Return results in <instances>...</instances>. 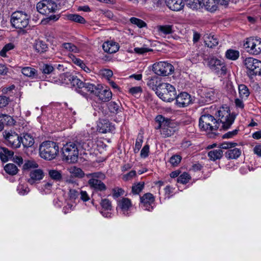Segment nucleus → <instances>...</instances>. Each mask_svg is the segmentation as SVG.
Listing matches in <instances>:
<instances>
[{
    "label": "nucleus",
    "instance_id": "nucleus-48",
    "mask_svg": "<svg viewBox=\"0 0 261 261\" xmlns=\"http://www.w3.org/2000/svg\"><path fill=\"white\" fill-rule=\"evenodd\" d=\"M144 187V182H139L132 186V192L133 194H138L143 190Z\"/></svg>",
    "mask_w": 261,
    "mask_h": 261
},
{
    "label": "nucleus",
    "instance_id": "nucleus-19",
    "mask_svg": "<svg viewBox=\"0 0 261 261\" xmlns=\"http://www.w3.org/2000/svg\"><path fill=\"white\" fill-rule=\"evenodd\" d=\"M44 176V172L42 170H33L30 173V178L28 179V182L31 185L35 184L42 179Z\"/></svg>",
    "mask_w": 261,
    "mask_h": 261
},
{
    "label": "nucleus",
    "instance_id": "nucleus-26",
    "mask_svg": "<svg viewBox=\"0 0 261 261\" xmlns=\"http://www.w3.org/2000/svg\"><path fill=\"white\" fill-rule=\"evenodd\" d=\"M205 45L213 48L218 44V38L212 34H206L203 37Z\"/></svg>",
    "mask_w": 261,
    "mask_h": 261
},
{
    "label": "nucleus",
    "instance_id": "nucleus-34",
    "mask_svg": "<svg viewBox=\"0 0 261 261\" xmlns=\"http://www.w3.org/2000/svg\"><path fill=\"white\" fill-rule=\"evenodd\" d=\"M68 171L71 174V176L74 177L82 178L85 175L84 172L81 168L75 166L69 168Z\"/></svg>",
    "mask_w": 261,
    "mask_h": 261
},
{
    "label": "nucleus",
    "instance_id": "nucleus-44",
    "mask_svg": "<svg viewBox=\"0 0 261 261\" xmlns=\"http://www.w3.org/2000/svg\"><path fill=\"white\" fill-rule=\"evenodd\" d=\"M53 185V182L51 180L44 181L40 190L43 191L45 193H49L51 190Z\"/></svg>",
    "mask_w": 261,
    "mask_h": 261
},
{
    "label": "nucleus",
    "instance_id": "nucleus-29",
    "mask_svg": "<svg viewBox=\"0 0 261 261\" xmlns=\"http://www.w3.org/2000/svg\"><path fill=\"white\" fill-rule=\"evenodd\" d=\"M99 132L101 133H107L113 129V126L111 125L109 121L102 120L98 124Z\"/></svg>",
    "mask_w": 261,
    "mask_h": 261
},
{
    "label": "nucleus",
    "instance_id": "nucleus-17",
    "mask_svg": "<svg viewBox=\"0 0 261 261\" xmlns=\"http://www.w3.org/2000/svg\"><path fill=\"white\" fill-rule=\"evenodd\" d=\"M176 104L179 108L188 106L191 102V96L186 92H181L176 95Z\"/></svg>",
    "mask_w": 261,
    "mask_h": 261
},
{
    "label": "nucleus",
    "instance_id": "nucleus-39",
    "mask_svg": "<svg viewBox=\"0 0 261 261\" xmlns=\"http://www.w3.org/2000/svg\"><path fill=\"white\" fill-rule=\"evenodd\" d=\"M4 169L8 174L11 175L16 174L18 171V169L16 165L11 163L7 164L5 166Z\"/></svg>",
    "mask_w": 261,
    "mask_h": 261
},
{
    "label": "nucleus",
    "instance_id": "nucleus-2",
    "mask_svg": "<svg viewBox=\"0 0 261 261\" xmlns=\"http://www.w3.org/2000/svg\"><path fill=\"white\" fill-rule=\"evenodd\" d=\"M80 149L75 141L66 143L62 148L63 160L69 163H75L79 159Z\"/></svg>",
    "mask_w": 261,
    "mask_h": 261
},
{
    "label": "nucleus",
    "instance_id": "nucleus-38",
    "mask_svg": "<svg viewBox=\"0 0 261 261\" xmlns=\"http://www.w3.org/2000/svg\"><path fill=\"white\" fill-rule=\"evenodd\" d=\"M48 175L52 179L56 181H60L62 178L61 171L55 169L48 170Z\"/></svg>",
    "mask_w": 261,
    "mask_h": 261
},
{
    "label": "nucleus",
    "instance_id": "nucleus-51",
    "mask_svg": "<svg viewBox=\"0 0 261 261\" xmlns=\"http://www.w3.org/2000/svg\"><path fill=\"white\" fill-rule=\"evenodd\" d=\"M101 207L105 210L110 211L112 210V204L111 202L107 198L103 199L101 200L100 202Z\"/></svg>",
    "mask_w": 261,
    "mask_h": 261
},
{
    "label": "nucleus",
    "instance_id": "nucleus-50",
    "mask_svg": "<svg viewBox=\"0 0 261 261\" xmlns=\"http://www.w3.org/2000/svg\"><path fill=\"white\" fill-rule=\"evenodd\" d=\"M190 176L189 174L186 172L181 174L177 179V181L181 184H187L190 180Z\"/></svg>",
    "mask_w": 261,
    "mask_h": 261
},
{
    "label": "nucleus",
    "instance_id": "nucleus-10",
    "mask_svg": "<svg viewBox=\"0 0 261 261\" xmlns=\"http://www.w3.org/2000/svg\"><path fill=\"white\" fill-rule=\"evenodd\" d=\"M30 18L24 12L16 11L11 15V22L14 28L23 29L28 25Z\"/></svg>",
    "mask_w": 261,
    "mask_h": 261
},
{
    "label": "nucleus",
    "instance_id": "nucleus-3",
    "mask_svg": "<svg viewBox=\"0 0 261 261\" xmlns=\"http://www.w3.org/2000/svg\"><path fill=\"white\" fill-rule=\"evenodd\" d=\"M58 152L59 146L56 143L53 141L43 142L39 147L40 156L46 160L54 159Z\"/></svg>",
    "mask_w": 261,
    "mask_h": 261
},
{
    "label": "nucleus",
    "instance_id": "nucleus-45",
    "mask_svg": "<svg viewBox=\"0 0 261 261\" xmlns=\"http://www.w3.org/2000/svg\"><path fill=\"white\" fill-rule=\"evenodd\" d=\"M21 72L27 76L32 77L35 74L36 70L32 67H25L22 68Z\"/></svg>",
    "mask_w": 261,
    "mask_h": 261
},
{
    "label": "nucleus",
    "instance_id": "nucleus-12",
    "mask_svg": "<svg viewBox=\"0 0 261 261\" xmlns=\"http://www.w3.org/2000/svg\"><path fill=\"white\" fill-rule=\"evenodd\" d=\"M207 61V65L213 71L220 75L226 74L227 68L222 60L212 57L208 58Z\"/></svg>",
    "mask_w": 261,
    "mask_h": 261
},
{
    "label": "nucleus",
    "instance_id": "nucleus-35",
    "mask_svg": "<svg viewBox=\"0 0 261 261\" xmlns=\"http://www.w3.org/2000/svg\"><path fill=\"white\" fill-rule=\"evenodd\" d=\"M66 18L68 20L78 22L80 23H85V19L81 16L75 14H69L66 15Z\"/></svg>",
    "mask_w": 261,
    "mask_h": 261
},
{
    "label": "nucleus",
    "instance_id": "nucleus-13",
    "mask_svg": "<svg viewBox=\"0 0 261 261\" xmlns=\"http://www.w3.org/2000/svg\"><path fill=\"white\" fill-rule=\"evenodd\" d=\"M36 8L40 13L47 15L55 12L58 9V6L52 0H43L37 3Z\"/></svg>",
    "mask_w": 261,
    "mask_h": 261
},
{
    "label": "nucleus",
    "instance_id": "nucleus-49",
    "mask_svg": "<svg viewBox=\"0 0 261 261\" xmlns=\"http://www.w3.org/2000/svg\"><path fill=\"white\" fill-rule=\"evenodd\" d=\"M40 69L43 74H49L54 71V68L51 65L44 64L41 66Z\"/></svg>",
    "mask_w": 261,
    "mask_h": 261
},
{
    "label": "nucleus",
    "instance_id": "nucleus-60",
    "mask_svg": "<svg viewBox=\"0 0 261 261\" xmlns=\"http://www.w3.org/2000/svg\"><path fill=\"white\" fill-rule=\"evenodd\" d=\"M149 146L145 145L141 150L140 156L142 158H146L148 156Z\"/></svg>",
    "mask_w": 261,
    "mask_h": 261
},
{
    "label": "nucleus",
    "instance_id": "nucleus-1",
    "mask_svg": "<svg viewBox=\"0 0 261 261\" xmlns=\"http://www.w3.org/2000/svg\"><path fill=\"white\" fill-rule=\"evenodd\" d=\"M60 79L63 84H68L70 83L75 88L76 91L83 96L87 95L88 92L94 93L103 102L109 101L112 98V93L110 89L99 90L94 84L84 83L76 76L69 73L61 75Z\"/></svg>",
    "mask_w": 261,
    "mask_h": 261
},
{
    "label": "nucleus",
    "instance_id": "nucleus-24",
    "mask_svg": "<svg viewBox=\"0 0 261 261\" xmlns=\"http://www.w3.org/2000/svg\"><path fill=\"white\" fill-rule=\"evenodd\" d=\"M147 86L152 90L155 91L160 89L164 83H162L161 80L156 76H154L148 79Z\"/></svg>",
    "mask_w": 261,
    "mask_h": 261
},
{
    "label": "nucleus",
    "instance_id": "nucleus-58",
    "mask_svg": "<svg viewBox=\"0 0 261 261\" xmlns=\"http://www.w3.org/2000/svg\"><path fill=\"white\" fill-rule=\"evenodd\" d=\"M80 191L75 189H70L69 191V197L71 199H76L80 195Z\"/></svg>",
    "mask_w": 261,
    "mask_h": 261
},
{
    "label": "nucleus",
    "instance_id": "nucleus-42",
    "mask_svg": "<svg viewBox=\"0 0 261 261\" xmlns=\"http://www.w3.org/2000/svg\"><path fill=\"white\" fill-rule=\"evenodd\" d=\"M62 47L67 51L74 53H80V49L71 43H64Z\"/></svg>",
    "mask_w": 261,
    "mask_h": 261
},
{
    "label": "nucleus",
    "instance_id": "nucleus-52",
    "mask_svg": "<svg viewBox=\"0 0 261 261\" xmlns=\"http://www.w3.org/2000/svg\"><path fill=\"white\" fill-rule=\"evenodd\" d=\"M89 179H103L105 178V175L101 172H94L90 173L87 175Z\"/></svg>",
    "mask_w": 261,
    "mask_h": 261
},
{
    "label": "nucleus",
    "instance_id": "nucleus-53",
    "mask_svg": "<svg viewBox=\"0 0 261 261\" xmlns=\"http://www.w3.org/2000/svg\"><path fill=\"white\" fill-rule=\"evenodd\" d=\"M112 191V195L114 198H117L123 195L124 193V191L122 189L118 187L114 188Z\"/></svg>",
    "mask_w": 261,
    "mask_h": 261
},
{
    "label": "nucleus",
    "instance_id": "nucleus-16",
    "mask_svg": "<svg viewBox=\"0 0 261 261\" xmlns=\"http://www.w3.org/2000/svg\"><path fill=\"white\" fill-rule=\"evenodd\" d=\"M141 206L143 209L151 211L153 209L154 198L151 193H146L140 197Z\"/></svg>",
    "mask_w": 261,
    "mask_h": 261
},
{
    "label": "nucleus",
    "instance_id": "nucleus-54",
    "mask_svg": "<svg viewBox=\"0 0 261 261\" xmlns=\"http://www.w3.org/2000/svg\"><path fill=\"white\" fill-rule=\"evenodd\" d=\"M17 191L19 194L22 195L28 194L30 191L29 189L27 187L21 184L18 185Z\"/></svg>",
    "mask_w": 261,
    "mask_h": 261
},
{
    "label": "nucleus",
    "instance_id": "nucleus-22",
    "mask_svg": "<svg viewBox=\"0 0 261 261\" xmlns=\"http://www.w3.org/2000/svg\"><path fill=\"white\" fill-rule=\"evenodd\" d=\"M216 94L212 89H206L204 90L201 97L200 101L203 103H209L215 100Z\"/></svg>",
    "mask_w": 261,
    "mask_h": 261
},
{
    "label": "nucleus",
    "instance_id": "nucleus-23",
    "mask_svg": "<svg viewBox=\"0 0 261 261\" xmlns=\"http://www.w3.org/2000/svg\"><path fill=\"white\" fill-rule=\"evenodd\" d=\"M165 3L170 10L175 11H180L184 6L182 0H165Z\"/></svg>",
    "mask_w": 261,
    "mask_h": 261
},
{
    "label": "nucleus",
    "instance_id": "nucleus-47",
    "mask_svg": "<svg viewBox=\"0 0 261 261\" xmlns=\"http://www.w3.org/2000/svg\"><path fill=\"white\" fill-rule=\"evenodd\" d=\"M143 142V137L142 135H138L135 143L134 150L135 153H138L142 145Z\"/></svg>",
    "mask_w": 261,
    "mask_h": 261
},
{
    "label": "nucleus",
    "instance_id": "nucleus-30",
    "mask_svg": "<svg viewBox=\"0 0 261 261\" xmlns=\"http://www.w3.org/2000/svg\"><path fill=\"white\" fill-rule=\"evenodd\" d=\"M241 150L237 148L228 149L225 153V156L228 159H237L241 154Z\"/></svg>",
    "mask_w": 261,
    "mask_h": 261
},
{
    "label": "nucleus",
    "instance_id": "nucleus-28",
    "mask_svg": "<svg viewBox=\"0 0 261 261\" xmlns=\"http://www.w3.org/2000/svg\"><path fill=\"white\" fill-rule=\"evenodd\" d=\"M13 152L5 147L0 148V159L3 162H7L13 155Z\"/></svg>",
    "mask_w": 261,
    "mask_h": 261
},
{
    "label": "nucleus",
    "instance_id": "nucleus-63",
    "mask_svg": "<svg viewBox=\"0 0 261 261\" xmlns=\"http://www.w3.org/2000/svg\"><path fill=\"white\" fill-rule=\"evenodd\" d=\"M239 131V129H235L232 131L228 132L223 135V138L228 139L231 138L237 135Z\"/></svg>",
    "mask_w": 261,
    "mask_h": 261
},
{
    "label": "nucleus",
    "instance_id": "nucleus-7",
    "mask_svg": "<svg viewBox=\"0 0 261 261\" xmlns=\"http://www.w3.org/2000/svg\"><path fill=\"white\" fill-rule=\"evenodd\" d=\"M199 125L201 130L210 133L216 130L219 123L213 116L205 114L199 118Z\"/></svg>",
    "mask_w": 261,
    "mask_h": 261
},
{
    "label": "nucleus",
    "instance_id": "nucleus-62",
    "mask_svg": "<svg viewBox=\"0 0 261 261\" xmlns=\"http://www.w3.org/2000/svg\"><path fill=\"white\" fill-rule=\"evenodd\" d=\"M152 51V49H149L146 47H135L134 48V51L138 54H143L144 53Z\"/></svg>",
    "mask_w": 261,
    "mask_h": 261
},
{
    "label": "nucleus",
    "instance_id": "nucleus-14",
    "mask_svg": "<svg viewBox=\"0 0 261 261\" xmlns=\"http://www.w3.org/2000/svg\"><path fill=\"white\" fill-rule=\"evenodd\" d=\"M193 8H197L198 6L204 7V8L211 12L215 11L218 5L217 0H193L191 4Z\"/></svg>",
    "mask_w": 261,
    "mask_h": 261
},
{
    "label": "nucleus",
    "instance_id": "nucleus-56",
    "mask_svg": "<svg viewBox=\"0 0 261 261\" xmlns=\"http://www.w3.org/2000/svg\"><path fill=\"white\" fill-rule=\"evenodd\" d=\"M237 145V143H232L229 142H225L220 144L219 146L221 149H230L231 148L235 147Z\"/></svg>",
    "mask_w": 261,
    "mask_h": 261
},
{
    "label": "nucleus",
    "instance_id": "nucleus-33",
    "mask_svg": "<svg viewBox=\"0 0 261 261\" xmlns=\"http://www.w3.org/2000/svg\"><path fill=\"white\" fill-rule=\"evenodd\" d=\"M173 26L172 25H158L156 27L158 31L163 35L171 34L173 32Z\"/></svg>",
    "mask_w": 261,
    "mask_h": 261
},
{
    "label": "nucleus",
    "instance_id": "nucleus-46",
    "mask_svg": "<svg viewBox=\"0 0 261 261\" xmlns=\"http://www.w3.org/2000/svg\"><path fill=\"white\" fill-rule=\"evenodd\" d=\"M130 22L140 28L146 26V23L142 20L136 17H131L129 19Z\"/></svg>",
    "mask_w": 261,
    "mask_h": 261
},
{
    "label": "nucleus",
    "instance_id": "nucleus-36",
    "mask_svg": "<svg viewBox=\"0 0 261 261\" xmlns=\"http://www.w3.org/2000/svg\"><path fill=\"white\" fill-rule=\"evenodd\" d=\"M120 102L119 101H111L108 104V108L111 113L117 114L120 111Z\"/></svg>",
    "mask_w": 261,
    "mask_h": 261
},
{
    "label": "nucleus",
    "instance_id": "nucleus-21",
    "mask_svg": "<svg viewBox=\"0 0 261 261\" xmlns=\"http://www.w3.org/2000/svg\"><path fill=\"white\" fill-rule=\"evenodd\" d=\"M88 183L90 187L96 192H103L107 190L106 185L100 179H89Z\"/></svg>",
    "mask_w": 261,
    "mask_h": 261
},
{
    "label": "nucleus",
    "instance_id": "nucleus-31",
    "mask_svg": "<svg viewBox=\"0 0 261 261\" xmlns=\"http://www.w3.org/2000/svg\"><path fill=\"white\" fill-rule=\"evenodd\" d=\"M223 151L220 148L211 150L208 153V156L212 161H215L220 159L222 156Z\"/></svg>",
    "mask_w": 261,
    "mask_h": 261
},
{
    "label": "nucleus",
    "instance_id": "nucleus-20",
    "mask_svg": "<svg viewBox=\"0 0 261 261\" xmlns=\"http://www.w3.org/2000/svg\"><path fill=\"white\" fill-rule=\"evenodd\" d=\"M80 151L84 150L89 151L92 149L93 145V142L91 139L83 138H78L75 140Z\"/></svg>",
    "mask_w": 261,
    "mask_h": 261
},
{
    "label": "nucleus",
    "instance_id": "nucleus-57",
    "mask_svg": "<svg viewBox=\"0 0 261 261\" xmlns=\"http://www.w3.org/2000/svg\"><path fill=\"white\" fill-rule=\"evenodd\" d=\"M6 119H7L8 121H9L10 120L13 121V119L12 118V117L7 115H0V131H1L4 128V121L6 120Z\"/></svg>",
    "mask_w": 261,
    "mask_h": 261
},
{
    "label": "nucleus",
    "instance_id": "nucleus-8",
    "mask_svg": "<svg viewBox=\"0 0 261 261\" xmlns=\"http://www.w3.org/2000/svg\"><path fill=\"white\" fill-rule=\"evenodd\" d=\"M244 48L252 55H258L261 53V38L249 37L244 41Z\"/></svg>",
    "mask_w": 261,
    "mask_h": 261
},
{
    "label": "nucleus",
    "instance_id": "nucleus-5",
    "mask_svg": "<svg viewBox=\"0 0 261 261\" xmlns=\"http://www.w3.org/2000/svg\"><path fill=\"white\" fill-rule=\"evenodd\" d=\"M155 120V122L158 123L155 128L161 129V134L163 138H167L173 135L175 132L173 124L169 119L166 118L162 115H158Z\"/></svg>",
    "mask_w": 261,
    "mask_h": 261
},
{
    "label": "nucleus",
    "instance_id": "nucleus-15",
    "mask_svg": "<svg viewBox=\"0 0 261 261\" xmlns=\"http://www.w3.org/2000/svg\"><path fill=\"white\" fill-rule=\"evenodd\" d=\"M4 137L8 144L13 148L20 146V140L18 135L13 131L5 132Z\"/></svg>",
    "mask_w": 261,
    "mask_h": 261
},
{
    "label": "nucleus",
    "instance_id": "nucleus-25",
    "mask_svg": "<svg viewBox=\"0 0 261 261\" xmlns=\"http://www.w3.org/2000/svg\"><path fill=\"white\" fill-rule=\"evenodd\" d=\"M103 50L109 54H113L119 49V46L117 43L112 41L105 42L102 45Z\"/></svg>",
    "mask_w": 261,
    "mask_h": 261
},
{
    "label": "nucleus",
    "instance_id": "nucleus-61",
    "mask_svg": "<svg viewBox=\"0 0 261 261\" xmlns=\"http://www.w3.org/2000/svg\"><path fill=\"white\" fill-rule=\"evenodd\" d=\"M136 175V172L135 170H132L129 173L123 175L122 178L125 181L131 180Z\"/></svg>",
    "mask_w": 261,
    "mask_h": 261
},
{
    "label": "nucleus",
    "instance_id": "nucleus-32",
    "mask_svg": "<svg viewBox=\"0 0 261 261\" xmlns=\"http://www.w3.org/2000/svg\"><path fill=\"white\" fill-rule=\"evenodd\" d=\"M200 51L198 49H195L190 51L189 54V60L192 63H197L200 61Z\"/></svg>",
    "mask_w": 261,
    "mask_h": 261
},
{
    "label": "nucleus",
    "instance_id": "nucleus-55",
    "mask_svg": "<svg viewBox=\"0 0 261 261\" xmlns=\"http://www.w3.org/2000/svg\"><path fill=\"white\" fill-rule=\"evenodd\" d=\"M181 158L178 155H174L170 159L169 162L173 166H176L181 161Z\"/></svg>",
    "mask_w": 261,
    "mask_h": 261
},
{
    "label": "nucleus",
    "instance_id": "nucleus-27",
    "mask_svg": "<svg viewBox=\"0 0 261 261\" xmlns=\"http://www.w3.org/2000/svg\"><path fill=\"white\" fill-rule=\"evenodd\" d=\"M20 144L24 147H31L34 143L33 137L29 134H23L22 137H20Z\"/></svg>",
    "mask_w": 261,
    "mask_h": 261
},
{
    "label": "nucleus",
    "instance_id": "nucleus-9",
    "mask_svg": "<svg viewBox=\"0 0 261 261\" xmlns=\"http://www.w3.org/2000/svg\"><path fill=\"white\" fill-rule=\"evenodd\" d=\"M158 96L166 102L173 101L176 97V91L174 87L168 83H164L160 89L156 91Z\"/></svg>",
    "mask_w": 261,
    "mask_h": 261
},
{
    "label": "nucleus",
    "instance_id": "nucleus-4",
    "mask_svg": "<svg viewBox=\"0 0 261 261\" xmlns=\"http://www.w3.org/2000/svg\"><path fill=\"white\" fill-rule=\"evenodd\" d=\"M246 69V73L250 79L261 75V61L252 57H248L243 60Z\"/></svg>",
    "mask_w": 261,
    "mask_h": 261
},
{
    "label": "nucleus",
    "instance_id": "nucleus-40",
    "mask_svg": "<svg viewBox=\"0 0 261 261\" xmlns=\"http://www.w3.org/2000/svg\"><path fill=\"white\" fill-rule=\"evenodd\" d=\"M238 89L240 96L242 98H246L249 95L250 92L246 85L244 84L240 85L239 86Z\"/></svg>",
    "mask_w": 261,
    "mask_h": 261
},
{
    "label": "nucleus",
    "instance_id": "nucleus-18",
    "mask_svg": "<svg viewBox=\"0 0 261 261\" xmlns=\"http://www.w3.org/2000/svg\"><path fill=\"white\" fill-rule=\"evenodd\" d=\"M132 207L130 200L127 198H122L118 201L117 208L120 210L123 215H128V212Z\"/></svg>",
    "mask_w": 261,
    "mask_h": 261
},
{
    "label": "nucleus",
    "instance_id": "nucleus-11",
    "mask_svg": "<svg viewBox=\"0 0 261 261\" xmlns=\"http://www.w3.org/2000/svg\"><path fill=\"white\" fill-rule=\"evenodd\" d=\"M173 65L165 61L156 62L152 65V70L156 74L160 76H167L174 71Z\"/></svg>",
    "mask_w": 261,
    "mask_h": 261
},
{
    "label": "nucleus",
    "instance_id": "nucleus-6",
    "mask_svg": "<svg viewBox=\"0 0 261 261\" xmlns=\"http://www.w3.org/2000/svg\"><path fill=\"white\" fill-rule=\"evenodd\" d=\"M217 116L219 117L221 127L224 129H227L230 127L233 123L236 118L234 113H231L227 108H222L218 111Z\"/></svg>",
    "mask_w": 261,
    "mask_h": 261
},
{
    "label": "nucleus",
    "instance_id": "nucleus-37",
    "mask_svg": "<svg viewBox=\"0 0 261 261\" xmlns=\"http://www.w3.org/2000/svg\"><path fill=\"white\" fill-rule=\"evenodd\" d=\"M226 57L231 60H236L240 56V53L237 50L229 49L225 53Z\"/></svg>",
    "mask_w": 261,
    "mask_h": 261
},
{
    "label": "nucleus",
    "instance_id": "nucleus-59",
    "mask_svg": "<svg viewBox=\"0 0 261 261\" xmlns=\"http://www.w3.org/2000/svg\"><path fill=\"white\" fill-rule=\"evenodd\" d=\"M38 166V164L34 161H28L24 164V169L36 168Z\"/></svg>",
    "mask_w": 261,
    "mask_h": 261
},
{
    "label": "nucleus",
    "instance_id": "nucleus-64",
    "mask_svg": "<svg viewBox=\"0 0 261 261\" xmlns=\"http://www.w3.org/2000/svg\"><path fill=\"white\" fill-rule=\"evenodd\" d=\"M101 74L103 76L106 77L108 80H109L113 74L112 70L108 69H105L101 70Z\"/></svg>",
    "mask_w": 261,
    "mask_h": 261
},
{
    "label": "nucleus",
    "instance_id": "nucleus-43",
    "mask_svg": "<svg viewBox=\"0 0 261 261\" xmlns=\"http://www.w3.org/2000/svg\"><path fill=\"white\" fill-rule=\"evenodd\" d=\"M14 47V45L12 43H9L5 45L3 49L0 51V56L2 57H7V53L10 50L13 49Z\"/></svg>",
    "mask_w": 261,
    "mask_h": 261
},
{
    "label": "nucleus",
    "instance_id": "nucleus-41",
    "mask_svg": "<svg viewBox=\"0 0 261 261\" xmlns=\"http://www.w3.org/2000/svg\"><path fill=\"white\" fill-rule=\"evenodd\" d=\"M34 48L39 53L45 52L47 48L46 44L42 41H37L35 44Z\"/></svg>",
    "mask_w": 261,
    "mask_h": 261
}]
</instances>
